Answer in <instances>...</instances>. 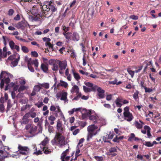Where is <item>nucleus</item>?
Segmentation results:
<instances>
[{
	"label": "nucleus",
	"mask_w": 161,
	"mask_h": 161,
	"mask_svg": "<svg viewBox=\"0 0 161 161\" xmlns=\"http://www.w3.org/2000/svg\"><path fill=\"white\" fill-rule=\"evenodd\" d=\"M29 63H28L27 65H30L32 66V65H34L35 67H37L38 66V63L37 60H32L31 59Z\"/></svg>",
	"instance_id": "obj_21"
},
{
	"label": "nucleus",
	"mask_w": 161,
	"mask_h": 161,
	"mask_svg": "<svg viewBox=\"0 0 161 161\" xmlns=\"http://www.w3.org/2000/svg\"><path fill=\"white\" fill-rule=\"evenodd\" d=\"M4 109L5 108H4L3 104H0V112H3Z\"/></svg>",
	"instance_id": "obj_59"
},
{
	"label": "nucleus",
	"mask_w": 161,
	"mask_h": 161,
	"mask_svg": "<svg viewBox=\"0 0 161 161\" xmlns=\"http://www.w3.org/2000/svg\"><path fill=\"white\" fill-rule=\"evenodd\" d=\"M140 85L141 86L142 88H145V87H146L145 84V81L144 80H142L141 81Z\"/></svg>",
	"instance_id": "obj_52"
},
{
	"label": "nucleus",
	"mask_w": 161,
	"mask_h": 161,
	"mask_svg": "<svg viewBox=\"0 0 161 161\" xmlns=\"http://www.w3.org/2000/svg\"><path fill=\"white\" fill-rule=\"evenodd\" d=\"M9 44L11 49H16V50H19V47L17 45H15V43L13 41H10Z\"/></svg>",
	"instance_id": "obj_11"
},
{
	"label": "nucleus",
	"mask_w": 161,
	"mask_h": 161,
	"mask_svg": "<svg viewBox=\"0 0 161 161\" xmlns=\"http://www.w3.org/2000/svg\"><path fill=\"white\" fill-rule=\"evenodd\" d=\"M42 87L45 89H48L49 88V84L47 83H45L41 84V89Z\"/></svg>",
	"instance_id": "obj_33"
},
{
	"label": "nucleus",
	"mask_w": 161,
	"mask_h": 161,
	"mask_svg": "<svg viewBox=\"0 0 161 161\" xmlns=\"http://www.w3.org/2000/svg\"><path fill=\"white\" fill-rule=\"evenodd\" d=\"M67 95L68 93H67V92H61L60 99L61 100H65L67 99Z\"/></svg>",
	"instance_id": "obj_26"
},
{
	"label": "nucleus",
	"mask_w": 161,
	"mask_h": 161,
	"mask_svg": "<svg viewBox=\"0 0 161 161\" xmlns=\"http://www.w3.org/2000/svg\"><path fill=\"white\" fill-rule=\"evenodd\" d=\"M97 91L98 92L97 95L100 98H103L104 97L105 91L103 90L102 89L101 87H98L97 89Z\"/></svg>",
	"instance_id": "obj_10"
},
{
	"label": "nucleus",
	"mask_w": 161,
	"mask_h": 161,
	"mask_svg": "<svg viewBox=\"0 0 161 161\" xmlns=\"http://www.w3.org/2000/svg\"><path fill=\"white\" fill-rule=\"evenodd\" d=\"M31 59V58H28L27 56L25 57L24 58L25 61V62H27V64L28 63H29L30 62V60Z\"/></svg>",
	"instance_id": "obj_56"
},
{
	"label": "nucleus",
	"mask_w": 161,
	"mask_h": 161,
	"mask_svg": "<svg viewBox=\"0 0 161 161\" xmlns=\"http://www.w3.org/2000/svg\"><path fill=\"white\" fill-rule=\"evenodd\" d=\"M37 129V127L36 126H32L29 132L31 134H33L36 133Z\"/></svg>",
	"instance_id": "obj_27"
},
{
	"label": "nucleus",
	"mask_w": 161,
	"mask_h": 161,
	"mask_svg": "<svg viewBox=\"0 0 161 161\" xmlns=\"http://www.w3.org/2000/svg\"><path fill=\"white\" fill-rule=\"evenodd\" d=\"M85 85H86L87 86H89L92 87L93 86V84L92 83H91L90 82H85Z\"/></svg>",
	"instance_id": "obj_62"
},
{
	"label": "nucleus",
	"mask_w": 161,
	"mask_h": 161,
	"mask_svg": "<svg viewBox=\"0 0 161 161\" xmlns=\"http://www.w3.org/2000/svg\"><path fill=\"white\" fill-rule=\"evenodd\" d=\"M72 72L76 80L78 81L80 79V77L78 73L75 72L73 70H72Z\"/></svg>",
	"instance_id": "obj_29"
},
{
	"label": "nucleus",
	"mask_w": 161,
	"mask_h": 161,
	"mask_svg": "<svg viewBox=\"0 0 161 161\" xmlns=\"http://www.w3.org/2000/svg\"><path fill=\"white\" fill-rule=\"evenodd\" d=\"M144 129L147 130V137L151 138L152 137V134L151 133V129L148 126L145 125L144 126Z\"/></svg>",
	"instance_id": "obj_13"
},
{
	"label": "nucleus",
	"mask_w": 161,
	"mask_h": 161,
	"mask_svg": "<svg viewBox=\"0 0 161 161\" xmlns=\"http://www.w3.org/2000/svg\"><path fill=\"white\" fill-rule=\"evenodd\" d=\"M145 92L150 93L153 91V89L152 88H148L147 87H145Z\"/></svg>",
	"instance_id": "obj_49"
},
{
	"label": "nucleus",
	"mask_w": 161,
	"mask_h": 161,
	"mask_svg": "<svg viewBox=\"0 0 161 161\" xmlns=\"http://www.w3.org/2000/svg\"><path fill=\"white\" fill-rule=\"evenodd\" d=\"M16 56L17 58H16V59L11 62V64L13 65V66H16L17 65L18 62L20 59L19 55V54H16Z\"/></svg>",
	"instance_id": "obj_20"
},
{
	"label": "nucleus",
	"mask_w": 161,
	"mask_h": 161,
	"mask_svg": "<svg viewBox=\"0 0 161 161\" xmlns=\"http://www.w3.org/2000/svg\"><path fill=\"white\" fill-rule=\"evenodd\" d=\"M66 66H67V64L65 62L60 61L59 67L60 69H66Z\"/></svg>",
	"instance_id": "obj_24"
},
{
	"label": "nucleus",
	"mask_w": 161,
	"mask_h": 161,
	"mask_svg": "<svg viewBox=\"0 0 161 161\" xmlns=\"http://www.w3.org/2000/svg\"><path fill=\"white\" fill-rule=\"evenodd\" d=\"M117 147H111L109 149V152L107 153V155L112 157L117 155Z\"/></svg>",
	"instance_id": "obj_7"
},
{
	"label": "nucleus",
	"mask_w": 161,
	"mask_h": 161,
	"mask_svg": "<svg viewBox=\"0 0 161 161\" xmlns=\"http://www.w3.org/2000/svg\"><path fill=\"white\" fill-rule=\"evenodd\" d=\"M60 86H63L65 88H66L68 86V84L66 82L62 80H60V83H59L57 86H55L54 89H56L57 88H58Z\"/></svg>",
	"instance_id": "obj_9"
},
{
	"label": "nucleus",
	"mask_w": 161,
	"mask_h": 161,
	"mask_svg": "<svg viewBox=\"0 0 161 161\" xmlns=\"http://www.w3.org/2000/svg\"><path fill=\"white\" fill-rule=\"evenodd\" d=\"M144 145L147 147H152L153 144L150 142H145Z\"/></svg>",
	"instance_id": "obj_38"
},
{
	"label": "nucleus",
	"mask_w": 161,
	"mask_h": 161,
	"mask_svg": "<svg viewBox=\"0 0 161 161\" xmlns=\"http://www.w3.org/2000/svg\"><path fill=\"white\" fill-rule=\"evenodd\" d=\"M48 131L50 132H53V126H52L50 125L48 126Z\"/></svg>",
	"instance_id": "obj_61"
},
{
	"label": "nucleus",
	"mask_w": 161,
	"mask_h": 161,
	"mask_svg": "<svg viewBox=\"0 0 161 161\" xmlns=\"http://www.w3.org/2000/svg\"><path fill=\"white\" fill-rule=\"evenodd\" d=\"M57 60L50 59L49 60V64L50 65H53L57 61Z\"/></svg>",
	"instance_id": "obj_45"
},
{
	"label": "nucleus",
	"mask_w": 161,
	"mask_h": 161,
	"mask_svg": "<svg viewBox=\"0 0 161 161\" xmlns=\"http://www.w3.org/2000/svg\"><path fill=\"white\" fill-rule=\"evenodd\" d=\"M40 90V86L36 85L34 87L33 90L34 91L38 92Z\"/></svg>",
	"instance_id": "obj_44"
},
{
	"label": "nucleus",
	"mask_w": 161,
	"mask_h": 161,
	"mask_svg": "<svg viewBox=\"0 0 161 161\" xmlns=\"http://www.w3.org/2000/svg\"><path fill=\"white\" fill-rule=\"evenodd\" d=\"M62 133H56V135L55 136L54 139L52 141L53 144H58L60 145L64 144V137L62 136Z\"/></svg>",
	"instance_id": "obj_3"
},
{
	"label": "nucleus",
	"mask_w": 161,
	"mask_h": 161,
	"mask_svg": "<svg viewBox=\"0 0 161 161\" xmlns=\"http://www.w3.org/2000/svg\"><path fill=\"white\" fill-rule=\"evenodd\" d=\"M123 102V99L120 97H117L115 100V103L118 107H121L122 104L121 103Z\"/></svg>",
	"instance_id": "obj_19"
},
{
	"label": "nucleus",
	"mask_w": 161,
	"mask_h": 161,
	"mask_svg": "<svg viewBox=\"0 0 161 161\" xmlns=\"http://www.w3.org/2000/svg\"><path fill=\"white\" fill-rule=\"evenodd\" d=\"M20 15L19 14H17L14 18V19L15 20L18 21L20 20Z\"/></svg>",
	"instance_id": "obj_60"
},
{
	"label": "nucleus",
	"mask_w": 161,
	"mask_h": 161,
	"mask_svg": "<svg viewBox=\"0 0 161 161\" xmlns=\"http://www.w3.org/2000/svg\"><path fill=\"white\" fill-rule=\"evenodd\" d=\"M57 126L58 131V133H62L63 130V128L62 127V124L60 121L58 122Z\"/></svg>",
	"instance_id": "obj_25"
},
{
	"label": "nucleus",
	"mask_w": 161,
	"mask_h": 161,
	"mask_svg": "<svg viewBox=\"0 0 161 161\" xmlns=\"http://www.w3.org/2000/svg\"><path fill=\"white\" fill-rule=\"evenodd\" d=\"M41 11H48L50 10V8L46 5H43L41 7Z\"/></svg>",
	"instance_id": "obj_31"
},
{
	"label": "nucleus",
	"mask_w": 161,
	"mask_h": 161,
	"mask_svg": "<svg viewBox=\"0 0 161 161\" xmlns=\"http://www.w3.org/2000/svg\"><path fill=\"white\" fill-rule=\"evenodd\" d=\"M139 122H140V123L137 121H135L134 123V125L136 127L137 129H140L142 128L143 125H144V123L141 120H139Z\"/></svg>",
	"instance_id": "obj_12"
},
{
	"label": "nucleus",
	"mask_w": 161,
	"mask_h": 161,
	"mask_svg": "<svg viewBox=\"0 0 161 161\" xmlns=\"http://www.w3.org/2000/svg\"><path fill=\"white\" fill-rule=\"evenodd\" d=\"M42 40L44 42H46L45 43H49L51 41V39L50 38L45 37L43 38Z\"/></svg>",
	"instance_id": "obj_46"
},
{
	"label": "nucleus",
	"mask_w": 161,
	"mask_h": 161,
	"mask_svg": "<svg viewBox=\"0 0 161 161\" xmlns=\"http://www.w3.org/2000/svg\"><path fill=\"white\" fill-rule=\"evenodd\" d=\"M10 77H11V75L5 71H2L1 73L0 78L1 80L0 86L1 87L4 86V83L8 84L10 82Z\"/></svg>",
	"instance_id": "obj_2"
},
{
	"label": "nucleus",
	"mask_w": 161,
	"mask_h": 161,
	"mask_svg": "<svg viewBox=\"0 0 161 161\" xmlns=\"http://www.w3.org/2000/svg\"><path fill=\"white\" fill-rule=\"evenodd\" d=\"M72 39L74 41H78L80 39V37L79 34L76 32H73L72 35Z\"/></svg>",
	"instance_id": "obj_23"
},
{
	"label": "nucleus",
	"mask_w": 161,
	"mask_h": 161,
	"mask_svg": "<svg viewBox=\"0 0 161 161\" xmlns=\"http://www.w3.org/2000/svg\"><path fill=\"white\" fill-rule=\"evenodd\" d=\"M26 86H20L19 87L18 89V92H21L23 91L24 90L26 89Z\"/></svg>",
	"instance_id": "obj_40"
},
{
	"label": "nucleus",
	"mask_w": 161,
	"mask_h": 161,
	"mask_svg": "<svg viewBox=\"0 0 161 161\" xmlns=\"http://www.w3.org/2000/svg\"><path fill=\"white\" fill-rule=\"evenodd\" d=\"M10 51H0V60L1 58H5L7 56V54L9 55L11 54Z\"/></svg>",
	"instance_id": "obj_15"
},
{
	"label": "nucleus",
	"mask_w": 161,
	"mask_h": 161,
	"mask_svg": "<svg viewBox=\"0 0 161 161\" xmlns=\"http://www.w3.org/2000/svg\"><path fill=\"white\" fill-rule=\"evenodd\" d=\"M48 139L46 138L41 142V144L43 146L42 147V150L41 151V154H42V152L43 151V153L45 154H48L51 152L50 150L48 148V147L46 145L48 143Z\"/></svg>",
	"instance_id": "obj_5"
},
{
	"label": "nucleus",
	"mask_w": 161,
	"mask_h": 161,
	"mask_svg": "<svg viewBox=\"0 0 161 161\" xmlns=\"http://www.w3.org/2000/svg\"><path fill=\"white\" fill-rule=\"evenodd\" d=\"M71 92L72 94L74 93H75L76 94L80 93L79 87L76 85L74 86L72 88L71 90Z\"/></svg>",
	"instance_id": "obj_17"
},
{
	"label": "nucleus",
	"mask_w": 161,
	"mask_h": 161,
	"mask_svg": "<svg viewBox=\"0 0 161 161\" xmlns=\"http://www.w3.org/2000/svg\"><path fill=\"white\" fill-rule=\"evenodd\" d=\"M31 54L32 56L36 57L38 56L37 53L36 51H32Z\"/></svg>",
	"instance_id": "obj_58"
},
{
	"label": "nucleus",
	"mask_w": 161,
	"mask_h": 161,
	"mask_svg": "<svg viewBox=\"0 0 161 161\" xmlns=\"http://www.w3.org/2000/svg\"><path fill=\"white\" fill-rule=\"evenodd\" d=\"M49 7L50 10H51L53 12H55L57 10V8H55V6L53 5L50 4Z\"/></svg>",
	"instance_id": "obj_36"
},
{
	"label": "nucleus",
	"mask_w": 161,
	"mask_h": 161,
	"mask_svg": "<svg viewBox=\"0 0 161 161\" xmlns=\"http://www.w3.org/2000/svg\"><path fill=\"white\" fill-rule=\"evenodd\" d=\"M77 96L73 99V100H78L79 98L81 97L82 95L81 93L77 94Z\"/></svg>",
	"instance_id": "obj_41"
},
{
	"label": "nucleus",
	"mask_w": 161,
	"mask_h": 161,
	"mask_svg": "<svg viewBox=\"0 0 161 161\" xmlns=\"http://www.w3.org/2000/svg\"><path fill=\"white\" fill-rule=\"evenodd\" d=\"M19 153L22 155H27L28 153V150L20 151Z\"/></svg>",
	"instance_id": "obj_54"
},
{
	"label": "nucleus",
	"mask_w": 161,
	"mask_h": 161,
	"mask_svg": "<svg viewBox=\"0 0 161 161\" xmlns=\"http://www.w3.org/2000/svg\"><path fill=\"white\" fill-rule=\"evenodd\" d=\"M18 54L16 53H14L13 55H10L8 58V59L10 60H15L16 58H17L16 57V54Z\"/></svg>",
	"instance_id": "obj_37"
},
{
	"label": "nucleus",
	"mask_w": 161,
	"mask_h": 161,
	"mask_svg": "<svg viewBox=\"0 0 161 161\" xmlns=\"http://www.w3.org/2000/svg\"><path fill=\"white\" fill-rule=\"evenodd\" d=\"M127 72L129 74L131 75L132 77L134 76V71L130 69H128Z\"/></svg>",
	"instance_id": "obj_50"
},
{
	"label": "nucleus",
	"mask_w": 161,
	"mask_h": 161,
	"mask_svg": "<svg viewBox=\"0 0 161 161\" xmlns=\"http://www.w3.org/2000/svg\"><path fill=\"white\" fill-rule=\"evenodd\" d=\"M25 24L24 22L21 21L19 22L17 24H16L15 25V26L18 29L23 30L24 29L25 27Z\"/></svg>",
	"instance_id": "obj_14"
},
{
	"label": "nucleus",
	"mask_w": 161,
	"mask_h": 161,
	"mask_svg": "<svg viewBox=\"0 0 161 161\" xmlns=\"http://www.w3.org/2000/svg\"><path fill=\"white\" fill-rule=\"evenodd\" d=\"M98 128L97 126H95V124L91 125L87 127V136L86 140L89 141L92 137L95 136L97 133V131L95 130Z\"/></svg>",
	"instance_id": "obj_1"
},
{
	"label": "nucleus",
	"mask_w": 161,
	"mask_h": 161,
	"mask_svg": "<svg viewBox=\"0 0 161 161\" xmlns=\"http://www.w3.org/2000/svg\"><path fill=\"white\" fill-rule=\"evenodd\" d=\"M55 117L53 115H51L49 117L48 119L49 121H51L50 123L51 125H53L54 124V121L55 120Z\"/></svg>",
	"instance_id": "obj_30"
},
{
	"label": "nucleus",
	"mask_w": 161,
	"mask_h": 161,
	"mask_svg": "<svg viewBox=\"0 0 161 161\" xmlns=\"http://www.w3.org/2000/svg\"><path fill=\"white\" fill-rule=\"evenodd\" d=\"M135 137V135L134 134L132 133L130 134V137H129L128 139V141H131L132 140V139L134 138Z\"/></svg>",
	"instance_id": "obj_47"
},
{
	"label": "nucleus",
	"mask_w": 161,
	"mask_h": 161,
	"mask_svg": "<svg viewBox=\"0 0 161 161\" xmlns=\"http://www.w3.org/2000/svg\"><path fill=\"white\" fill-rule=\"evenodd\" d=\"M94 158L97 161H103V157H98V156H95Z\"/></svg>",
	"instance_id": "obj_42"
},
{
	"label": "nucleus",
	"mask_w": 161,
	"mask_h": 161,
	"mask_svg": "<svg viewBox=\"0 0 161 161\" xmlns=\"http://www.w3.org/2000/svg\"><path fill=\"white\" fill-rule=\"evenodd\" d=\"M60 61L57 60L56 62L53 65L52 69L53 71H58L59 69Z\"/></svg>",
	"instance_id": "obj_22"
},
{
	"label": "nucleus",
	"mask_w": 161,
	"mask_h": 161,
	"mask_svg": "<svg viewBox=\"0 0 161 161\" xmlns=\"http://www.w3.org/2000/svg\"><path fill=\"white\" fill-rule=\"evenodd\" d=\"M86 114L88 116L90 120H94V124L98 123V121H99L97 119V117L95 114L92 115V111L91 110H87L86 111Z\"/></svg>",
	"instance_id": "obj_6"
},
{
	"label": "nucleus",
	"mask_w": 161,
	"mask_h": 161,
	"mask_svg": "<svg viewBox=\"0 0 161 161\" xmlns=\"http://www.w3.org/2000/svg\"><path fill=\"white\" fill-rule=\"evenodd\" d=\"M69 149H67L62 153L60 158L62 161H65L64 160L65 157L67 155L69 154Z\"/></svg>",
	"instance_id": "obj_18"
},
{
	"label": "nucleus",
	"mask_w": 161,
	"mask_h": 161,
	"mask_svg": "<svg viewBox=\"0 0 161 161\" xmlns=\"http://www.w3.org/2000/svg\"><path fill=\"white\" fill-rule=\"evenodd\" d=\"M31 106V105H26L25 106H24L23 107L21 108V110L22 111H25V110H26L28 108H30Z\"/></svg>",
	"instance_id": "obj_43"
},
{
	"label": "nucleus",
	"mask_w": 161,
	"mask_h": 161,
	"mask_svg": "<svg viewBox=\"0 0 161 161\" xmlns=\"http://www.w3.org/2000/svg\"><path fill=\"white\" fill-rule=\"evenodd\" d=\"M12 107L11 105V101L10 100H8V101L7 103V110H9L10 108Z\"/></svg>",
	"instance_id": "obj_48"
},
{
	"label": "nucleus",
	"mask_w": 161,
	"mask_h": 161,
	"mask_svg": "<svg viewBox=\"0 0 161 161\" xmlns=\"http://www.w3.org/2000/svg\"><path fill=\"white\" fill-rule=\"evenodd\" d=\"M123 116L125 119L128 122L131 121L134 117L132 114L129 112V107L126 106L124 108Z\"/></svg>",
	"instance_id": "obj_4"
},
{
	"label": "nucleus",
	"mask_w": 161,
	"mask_h": 161,
	"mask_svg": "<svg viewBox=\"0 0 161 161\" xmlns=\"http://www.w3.org/2000/svg\"><path fill=\"white\" fill-rule=\"evenodd\" d=\"M80 132V130L79 129H77L73 131V134L74 136H75L78 134Z\"/></svg>",
	"instance_id": "obj_51"
},
{
	"label": "nucleus",
	"mask_w": 161,
	"mask_h": 161,
	"mask_svg": "<svg viewBox=\"0 0 161 161\" xmlns=\"http://www.w3.org/2000/svg\"><path fill=\"white\" fill-rule=\"evenodd\" d=\"M84 138H81L79 140V143L77 146V147H81L83 146V143L84 142Z\"/></svg>",
	"instance_id": "obj_34"
},
{
	"label": "nucleus",
	"mask_w": 161,
	"mask_h": 161,
	"mask_svg": "<svg viewBox=\"0 0 161 161\" xmlns=\"http://www.w3.org/2000/svg\"><path fill=\"white\" fill-rule=\"evenodd\" d=\"M14 11L13 9H10L8 11V15L9 16L12 15L14 13Z\"/></svg>",
	"instance_id": "obj_57"
},
{
	"label": "nucleus",
	"mask_w": 161,
	"mask_h": 161,
	"mask_svg": "<svg viewBox=\"0 0 161 161\" xmlns=\"http://www.w3.org/2000/svg\"><path fill=\"white\" fill-rule=\"evenodd\" d=\"M3 39L4 45L6 46L8 42H9L10 41L9 39L6 36H3Z\"/></svg>",
	"instance_id": "obj_28"
},
{
	"label": "nucleus",
	"mask_w": 161,
	"mask_h": 161,
	"mask_svg": "<svg viewBox=\"0 0 161 161\" xmlns=\"http://www.w3.org/2000/svg\"><path fill=\"white\" fill-rule=\"evenodd\" d=\"M139 94V92L138 91H136L135 93H134L133 95V97L134 98V99L136 101L137 100V99H139L138 98V95Z\"/></svg>",
	"instance_id": "obj_35"
},
{
	"label": "nucleus",
	"mask_w": 161,
	"mask_h": 161,
	"mask_svg": "<svg viewBox=\"0 0 161 161\" xmlns=\"http://www.w3.org/2000/svg\"><path fill=\"white\" fill-rule=\"evenodd\" d=\"M130 19L135 20L137 19L138 18V17L137 16L135 15H131L130 16Z\"/></svg>",
	"instance_id": "obj_55"
},
{
	"label": "nucleus",
	"mask_w": 161,
	"mask_h": 161,
	"mask_svg": "<svg viewBox=\"0 0 161 161\" xmlns=\"http://www.w3.org/2000/svg\"><path fill=\"white\" fill-rule=\"evenodd\" d=\"M30 117V113L25 114L22 118V120L21 121L22 125H26L29 122V118Z\"/></svg>",
	"instance_id": "obj_8"
},
{
	"label": "nucleus",
	"mask_w": 161,
	"mask_h": 161,
	"mask_svg": "<svg viewBox=\"0 0 161 161\" xmlns=\"http://www.w3.org/2000/svg\"><path fill=\"white\" fill-rule=\"evenodd\" d=\"M18 148L19 150L20 151L28 150H29L28 148L27 147H22L20 145H19Z\"/></svg>",
	"instance_id": "obj_32"
},
{
	"label": "nucleus",
	"mask_w": 161,
	"mask_h": 161,
	"mask_svg": "<svg viewBox=\"0 0 161 161\" xmlns=\"http://www.w3.org/2000/svg\"><path fill=\"white\" fill-rule=\"evenodd\" d=\"M48 64H42L41 65V69L44 73H48Z\"/></svg>",
	"instance_id": "obj_16"
},
{
	"label": "nucleus",
	"mask_w": 161,
	"mask_h": 161,
	"mask_svg": "<svg viewBox=\"0 0 161 161\" xmlns=\"http://www.w3.org/2000/svg\"><path fill=\"white\" fill-rule=\"evenodd\" d=\"M28 113H30V117H31L32 118H34V117H35L36 115V113L35 112H32V113L29 112Z\"/></svg>",
	"instance_id": "obj_63"
},
{
	"label": "nucleus",
	"mask_w": 161,
	"mask_h": 161,
	"mask_svg": "<svg viewBox=\"0 0 161 161\" xmlns=\"http://www.w3.org/2000/svg\"><path fill=\"white\" fill-rule=\"evenodd\" d=\"M83 90L85 92H88L91 91V88L85 86H83Z\"/></svg>",
	"instance_id": "obj_39"
},
{
	"label": "nucleus",
	"mask_w": 161,
	"mask_h": 161,
	"mask_svg": "<svg viewBox=\"0 0 161 161\" xmlns=\"http://www.w3.org/2000/svg\"><path fill=\"white\" fill-rule=\"evenodd\" d=\"M28 67L29 69L31 71V72H33L34 71V69L31 66V65H28Z\"/></svg>",
	"instance_id": "obj_64"
},
{
	"label": "nucleus",
	"mask_w": 161,
	"mask_h": 161,
	"mask_svg": "<svg viewBox=\"0 0 161 161\" xmlns=\"http://www.w3.org/2000/svg\"><path fill=\"white\" fill-rule=\"evenodd\" d=\"M45 44L46 46L48 47L49 48H52L53 47V45L51 44L50 42L49 43H45Z\"/></svg>",
	"instance_id": "obj_53"
}]
</instances>
